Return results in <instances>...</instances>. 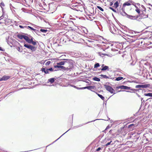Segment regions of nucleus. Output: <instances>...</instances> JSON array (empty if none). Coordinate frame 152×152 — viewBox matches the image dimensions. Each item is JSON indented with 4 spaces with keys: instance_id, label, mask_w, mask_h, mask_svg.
<instances>
[{
    "instance_id": "f257e3e1",
    "label": "nucleus",
    "mask_w": 152,
    "mask_h": 152,
    "mask_svg": "<svg viewBox=\"0 0 152 152\" xmlns=\"http://www.w3.org/2000/svg\"><path fill=\"white\" fill-rule=\"evenodd\" d=\"M131 5V4L128 2L124 3L122 8L120 11V13L123 15H126L127 17L129 19L133 20L137 19L138 21V15L133 14L132 15H130L127 14L125 12V10L127 9L126 6H130Z\"/></svg>"
},
{
    "instance_id": "f03ea898",
    "label": "nucleus",
    "mask_w": 152,
    "mask_h": 152,
    "mask_svg": "<svg viewBox=\"0 0 152 152\" xmlns=\"http://www.w3.org/2000/svg\"><path fill=\"white\" fill-rule=\"evenodd\" d=\"M65 64H64V67L66 69H65V70L69 71L72 69L73 67V63L72 60L68 59H65Z\"/></svg>"
},
{
    "instance_id": "7ed1b4c3",
    "label": "nucleus",
    "mask_w": 152,
    "mask_h": 152,
    "mask_svg": "<svg viewBox=\"0 0 152 152\" xmlns=\"http://www.w3.org/2000/svg\"><path fill=\"white\" fill-rule=\"evenodd\" d=\"M148 17V14L145 10L142 11L140 15H138V21H140L142 19Z\"/></svg>"
},
{
    "instance_id": "20e7f679",
    "label": "nucleus",
    "mask_w": 152,
    "mask_h": 152,
    "mask_svg": "<svg viewBox=\"0 0 152 152\" xmlns=\"http://www.w3.org/2000/svg\"><path fill=\"white\" fill-rule=\"evenodd\" d=\"M105 88L107 90L109 91L111 94H115L118 92H120L121 91V90L115 92V91L110 86L108 85H104Z\"/></svg>"
},
{
    "instance_id": "39448f33",
    "label": "nucleus",
    "mask_w": 152,
    "mask_h": 152,
    "mask_svg": "<svg viewBox=\"0 0 152 152\" xmlns=\"http://www.w3.org/2000/svg\"><path fill=\"white\" fill-rule=\"evenodd\" d=\"M24 46L25 47L31 50L32 52L35 51L37 49L36 47L30 45L25 44Z\"/></svg>"
},
{
    "instance_id": "423d86ee",
    "label": "nucleus",
    "mask_w": 152,
    "mask_h": 152,
    "mask_svg": "<svg viewBox=\"0 0 152 152\" xmlns=\"http://www.w3.org/2000/svg\"><path fill=\"white\" fill-rule=\"evenodd\" d=\"M49 6V10H50L51 11H54L56 9V6L55 4H50Z\"/></svg>"
},
{
    "instance_id": "0eeeda50",
    "label": "nucleus",
    "mask_w": 152,
    "mask_h": 152,
    "mask_svg": "<svg viewBox=\"0 0 152 152\" xmlns=\"http://www.w3.org/2000/svg\"><path fill=\"white\" fill-rule=\"evenodd\" d=\"M150 86L149 84H145L144 85H136L135 86V88H146L149 87Z\"/></svg>"
},
{
    "instance_id": "6e6552de",
    "label": "nucleus",
    "mask_w": 152,
    "mask_h": 152,
    "mask_svg": "<svg viewBox=\"0 0 152 152\" xmlns=\"http://www.w3.org/2000/svg\"><path fill=\"white\" fill-rule=\"evenodd\" d=\"M116 90L119 88L124 89H130V87L124 86H121L116 87Z\"/></svg>"
},
{
    "instance_id": "1a4fd4ad",
    "label": "nucleus",
    "mask_w": 152,
    "mask_h": 152,
    "mask_svg": "<svg viewBox=\"0 0 152 152\" xmlns=\"http://www.w3.org/2000/svg\"><path fill=\"white\" fill-rule=\"evenodd\" d=\"M10 78V77L7 76H4L0 78V81L2 80H6Z\"/></svg>"
},
{
    "instance_id": "9d476101",
    "label": "nucleus",
    "mask_w": 152,
    "mask_h": 152,
    "mask_svg": "<svg viewBox=\"0 0 152 152\" xmlns=\"http://www.w3.org/2000/svg\"><path fill=\"white\" fill-rule=\"evenodd\" d=\"M95 88V86H88L85 87H82V89H87L88 90H91L92 89H94Z\"/></svg>"
},
{
    "instance_id": "9b49d317",
    "label": "nucleus",
    "mask_w": 152,
    "mask_h": 152,
    "mask_svg": "<svg viewBox=\"0 0 152 152\" xmlns=\"http://www.w3.org/2000/svg\"><path fill=\"white\" fill-rule=\"evenodd\" d=\"M54 67L55 68H60L62 69L65 70V69H66V68L64 67V66H60V65H56L54 66Z\"/></svg>"
},
{
    "instance_id": "f8f14e48",
    "label": "nucleus",
    "mask_w": 152,
    "mask_h": 152,
    "mask_svg": "<svg viewBox=\"0 0 152 152\" xmlns=\"http://www.w3.org/2000/svg\"><path fill=\"white\" fill-rule=\"evenodd\" d=\"M119 4L120 3L118 2V1H117L114 4L113 7L114 8L116 9L118 7Z\"/></svg>"
},
{
    "instance_id": "ddd939ff",
    "label": "nucleus",
    "mask_w": 152,
    "mask_h": 152,
    "mask_svg": "<svg viewBox=\"0 0 152 152\" xmlns=\"http://www.w3.org/2000/svg\"><path fill=\"white\" fill-rule=\"evenodd\" d=\"M65 59H63V61H61L60 62H59V63H57V64L58 65H64V64H65V62L66 61H65Z\"/></svg>"
},
{
    "instance_id": "4468645a",
    "label": "nucleus",
    "mask_w": 152,
    "mask_h": 152,
    "mask_svg": "<svg viewBox=\"0 0 152 152\" xmlns=\"http://www.w3.org/2000/svg\"><path fill=\"white\" fill-rule=\"evenodd\" d=\"M24 39L28 43L30 42V38L28 36L25 35Z\"/></svg>"
},
{
    "instance_id": "2eb2a0df",
    "label": "nucleus",
    "mask_w": 152,
    "mask_h": 152,
    "mask_svg": "<svg viewBox=\"0 0 152 152\" xmlns=\"http://www.w3.org/2000/svg\"><path fill=\"white\" fill-rule=\"evenodd\" d=\"M25 35L22 34H18L17 35L18 37L20 39H24Z\"/></svg>"
},
{
    "instance_id": "dca6fc26",
    "label": "nucleus",
    "mask_w": 152,
    "mask_h": 152,
    "mask_svg": "<svg viewBox=\"0 0 152 152\" xmlns=\"http://www.w3.org/2000/svg\"><path fill=\"white\" fill-rule=\"evenodd\" d=\"M135 10L138 13L137 15H140L141 13L140 9L137 7H136Z\"/></svg>"
},
{
    "instance_id": "f3484780",
    "label": "nucleus",
    "mask_w": 152,
    "mask_h": 152,
    "mask_svg": "<svg viewBox=\"0 0 152 152\" xmlns=\"http://www.w3.org/2000/svg\"><path fill=\"white\" fill-rule=\"evenodd\" d=\"M109 67L107 66H105L103 68H102L101 70L102 71H104L106 70L107 69H108Z\"/></svg>"
},
{
    "instance_id": "a211bd4d",
    "label": "nucleus",
    "mask_w": 152,
    "mask_h": 152,
    "mask_svg": "<svg viewBox=\"0 0 152 152\" xmlns=\"http://www.w3.org/2000/svg\"><path fill=\"white\" fill-rule=\"evenodd\" d=\"M123 79V77H118L116 78L114 80L115 81H118L120 80H121Z\"/></svg>"
},
{
    "instance_id": "6ab92c4d",
    "label": "nucleus",
    "mask_w": 152,
    "mask_h": 152,
    "mask_svg": "<svg viewBox=\"0 0 152 152\" xmlns=\"http://www.w3.org/2000/svg\"><path fill=\"white\" fill-rule=\"evenodd\" d=\"M96 94L98 95V96L100 98L103 100H104V97H103L102 95H100L99 94H98L97 93H96Z\"/></svg>"
},
{
    "instance_id": "aec40b11",
    "label": "nucleus",
    "mask_w": 152,
    "mask_h": 152,
    "mask_svg": "<svg viewBox=\"0 0 152 152\" xmlns=\"http://www.w3.org/2000/svg\"><path fill=\"white\" fill-rule=\"evenodd\" d=\"M48 81L51 83H53L55 81L54 79V78H50L48 80Z\"/></svg>"
},
{
    "instance_id": "412c9836",
    "label": "nucleus",
    "mask_w": 152,
    "mask_h": 152,
    "mask_svg": "<svg viewBox=\"0 0 152 152\" xmlns=\"http://www.w3.org/2000/svg\"><path fill=\"white\" fill-rule=\"evenodd\" d=\"M93 79L94 80L97 81H100V79L99 78L96 77H94L93 78Z\"/></svg>"
},
{
    "instance_id": "4be33fe9",
    "label": "nucleus",
    "mask_w": 152,
    "mask_h": 152,
    "mask_svg": "<svg viewBox=\"0 0 152 152\" xmlns=\"http://www.w3.org/2000/svg\"><path fill=\"white\" fill-rule=\"evenodd\" d=\"M145 96L152 97V93H149L147 94H144Z\"/></svg>"
},
{
    "instance_id": "5701e85b",
    "label": "nucleus",
    "mask_w": 152,
    "mask_h": 152,
    "mask_svg": "<svg viewBox=\"0 0 152 152\" xmlns=\"http://www.w3.org/2000/svg\"><path fill=\"white\" fill-rule=\"evenodd\" d=\"M100 76L102 77L103 78H106V79H107V78H109V77L107 76L106 75H100Z\"/></svg>"
},
{
    "instance_id": "b1692460",
    "label": "nucleus",
    "mask_w": 152,
    "mask_h": 152,
    "mask_svg": "<svg viewBox=\"0 0 152 152\" xmlns=\"http://www.w3.org/2000/svg\"><path fill=\"white\" fill-rule=\"evenodd\" d=\"M17 50H18L19 51V52H22V49L20 47H18L17 48Z\"/></svg>"
},
{
    "instance_id": "393cba45",
    "label": "nucleus",
    "mask_w": 152,
    "mask_h": 152,
    "mask_svg": "<svg viewBox=\"0 0 152 152\" xmlns=\"http://www.w3.org/2000/svg\"><path fill=\"white\" fill-rule=\"evenodd\" d=\"M99 64L98 63H97L94 66V68H96L97 67H98L99 66Z\"/></svg>"
},
{
    "instance_id": "a878e982",
    "label": "nucleus",
    "mask_w": 152,
    "mask_h": 152,
    "mask_svg": "<svg viewBox=\"0 0 152 152\" xmlns=\"http://www.w3.org/2000/svg\"><path fill=\"white\" fill-rule=\"evenodd\" d=\"M97 7L100 10L102 11H103L104 10L100 7L99 6H97Z\"/></svg>"
},
{
    "instance_id": "bb28decb",
    "label": "nucleus",
    "mask_w": 152,
    "mask_h": 152,
    "mask_svg": "<svg viewBox=\"0 0 152 152\" xmlns=\"http://www.w3.org/2000/svg\"><path fill=\"white\" fill-rule=\"evenodd\" d=\"M72 86L75 88H76V89H82V88H78V87H76V86H74V85H72Z\"/></svg>"
},
{
    "instance_id": "cd10ccee",
    "label": "nucleus",
    "mask_w": 152,
    "mask_h": 152,
    "mask_svg": "<svg viewBox=\"0 0 152 152\" xmlns=\"http://www.w3.org/2000/svg\"><path fill=\"white\" fill-rule=\"evenodd\" d=\"M27 28H29L30 29H31V30H32L33 31H35L36 30L34 28H32L30 26H27Z\"/></svg>"
},
{
    "instance_id": "c85d7f7f",
    "label": "nucleus",
    "mask_w": 152,
    "mask_h": 152,
    "mask_svg": "<svg viewBox=\"0 0 152 152\" xmlns=\"http://www.w3.org/2000/svg\"><path fill=\"white\" fill-rule=\"evenodd\" d=\"M40 31L41 32H44V33H46L47 32V31L46 30L44 29H41L40 30Z\"/></svg>"
},
{
    "instance_id": "c756f323",
    "label": "nucleus",
    "mask_w": 152,
    "mask_h": 152,
    "mask_svg": "<svg viewBox=\"0 0 152 152\" xmlns=\"http://www.w3.org/2000/svg\"><path fill=\"white\" fill-rule=\"evenodd\" d=\"M51 63V61H47L45 64V65L48 66Z\"/></svg>"
},
{
    "instance_id": "7c9ffc66",
    "label": "nucleus",
    "mask_w": 152,
    "mask_h": 152,
    "mask_svg": "<svg viewBox=\"0 0 152 152\" xmlns=\"http://www.w3.org/2000/svg\"><path fill=\"white\" fill-rule=\"evenodd\" d=\"M109 8L112 10H113L114 12H116V11L112 7H109Z\"/></svg>"
},
{
    "instance_id": "2f4dec72",
    "label": "nucleus",
    "mask_w": 152,
    "mask_h": 152,
    "mask_svg": "<svg viewBox=\"0 0 152 152\" xmlns=\"http://www.w3.org/2000/svg\"><path fill=\"white\" fill-rule=\"evenodd\" d=\"M31 44H32L33 45H35L37 44V42L35 41H33L31 43Z\"/></svg>"
},
{
    "instance_id": "473e14b6",
    "label": "nucleus",
    "mask_w": 152,
    "mask_h": 152,
    "mask_svg": "<svg viewBox=\"0 0 152 152\" xmlns=\"http://www.w3.org/2000/svg\"><path fill=\"white\" fill-rule=\"evenodd\" d=\"M30 42H29V43L31 44V42L33 41V38L32 37L31 39H30Z\"/></svg>"
},
{
    "instance_id": "72a5a7b5",
    "label": "nucleus",
    "mask_w": 152,
    "mask_h": 152,
    "mask_svg": "<svg viewBox=\"0 0 152 152\" xmlns=\"http://www.w3.org/2000/svg\"><path fill=\"white\" fill-rule=\"evenodd\" d=\"M19 27L21 28H24V27H27V26H24V27L23 26H21V25H20L19 26Z\"/></svg>"
},
{
    "instance_id": "f704fd0d",
    "label": "nucleus",
    "mask_w": 152,
    "mask_h": 152,
    "mask_svg": "<svg viewBox=\"0 0 152 152\" xmlns=\"http://www.w3.org/2000/svg\"><path fill=\"white\" fill-rule=\"evenodd\" d=\"M112 142V141H111L110 142H108L105 145L106 146H107L109 145H110V143L111 142Z\"/></svg>"
},
{
    "instance_id": "c9c22d12",
    "label": "nucleus",
    "mask_w": 152,
    "mask_h": 152,
    "mask_svg": "<svg viewBox=\"0 0 152 152\" xmlns=\"http://www.w3.org/2000/svg\"><path fill=\"white\" fill-rule=\"evenodd\" d=\"M48 71H49V70H48V69H47L46 70H45V72H44L45 73V74H48V73H49Z\"/></svg>"
},
{
    "instance_id": "e433bc0d",
    "label": "nucleus",
    "mask_w": 152,
    "mask_h": 152,
    "mask_svg": "<svg viewBox=\"0 0 152 152\" xmlns=\"http://www.w3.org/2000/svg\"><path fill=\"white\" fill-rule=\"evenodd\" d=\"M134 126V124H131L129 125L128 126V128H130L131 126Z\"/></svg>"
},
{
    "instance_id": "4c0bfd02",
    "label": "nucleus",
    "mask_w": 152,
    "mask_h": 152,
    "mask_svg": "<svg viewBox=\"0 0 152 152\" xmlns=\"http://www.w3.org/2000/svg\"><path fill=\"white\" fill-rule=\"evenodd\" d=\"M48 70L49 71H50L51 72H53V70L52 68H50L49 69H48Z\"/></svg>"
},
{
    "instance_id": "58836bf2",
    "label": "nucleus",
    "mask_w": 152,
    "mask_h": 152,
    "mask_svg": "<svg viewBox=\"0 0 152 152\" xmlns=\"http://www.w3.org/2000/svg\"><path fill=\"white\" fill-rule=\"evenodd\" d=\"M45 70H46L45 69V68H42L41 69V70L42 71V72H45Z\"/></svg>"
},
{
    "instance_id": "ea45409f",
    "label": "nucleus",
    "mask_w": 152,
    "mask_h": 152,
    "mask_svg": "<svg viewBox=\"0 0 152 152\" xmlns=\"http://www.w3.org/2000/svg\"><path fill=\"white\" fill-rule=\"evenodd\" d=\"M109 128H110V126H109V125L107 126L106 128L105 129V130H107Z\"/></svg>"
},
{
    "instance_id": "a19ab883",
    "label": "nucleus",
    "mask_w": 152,
    "mask_h": 152,
    "mask_svg": "<svg viewBox=\"0 0 152 152\" xmlns=\"http://www.w3.org/2000/svg\"><path fill=\"white\" fill-rule=\"evenodd\" d=\"M101 149V148L100 147H99L96 150V151H99Z\"/></svg>"
},
{
    "instance_id": "79ce46f5",
    "label": "nucleus",
    "mask_w": 152,
    "mask_h": 152,
    "mask_svg": "<svg viewBox=\"0 0 152 152\" xmlns=\"http://www.w3.org/2000/svg\"><path fill=\"white\" fill-rule=\"evenodd\" d=\"M113 2H110V6H112V5H113Z\"/></svg>"
},
{
    "instance_id": "37998d69",
    "label": "nucleus",
    "mask_w": 152,
    "mask_h": 152,
    "mask_svg": "<svg viewBox=\"0 0 152 152\" xmlns=\"http://www.w3.org/2000/svg\"><path fill=\"white\" fill-rule=\"evenodd\" d=\"M118 2L120 3V2L123 1L124 0H118Z\"/></svg>"
},
{
    "instance_id": "c03bdc74",
    "label": "nucleus",
    "mask_w": 152,
    "mask_h": 152,
    "mask_svg": "<svg viewBox=\"0 0 152 152\" xmlns=\"http://www.w3.org/2000/svg\"><path fill=\"white\" fill-rule=\"evenodd\" d=\"M116 0H113L112 2H113V3L114 4L115 2H116Z\"/></svg>"
},
{
    "instance_id": "a18cd8bd",
    "label": "nucleus",
    "mask_w": 152,
    "mask_h": 152,
    "mask_svg": "<svg viewBox=\"0 0 152 152\" xmlns=\"http://www.w3.org/2000/svg\"><path fill=\"white\" fill-rule=\"evenodd\" d=\"M102 55H103L104 56H107V55L106 53H102Z\"/></svg>"
},
{
    "instance_id": "49530a36",
    "label": "nucleus",
    "mask_w": 152,
    "mask_h": 152,
    "mask_svg": "<svg viewBox=\"0 0 152 152\" xmlns=\"http://www.w3.org/2000/svg\"><path fill=\"white\" fill-rule=\"evenodd\" d=\"M0 50L3 51V50L2 49V48L0 47Z\"/></svg>"
},
{
    "instance_id": "de8ad7c7",
    "label": "nucleus",
    "mask_w": 152,
    "mask_h": 152,
    "mask_svg": "<svg viewBox=\"0 0 152 152\" xmlns=\"http://www.w3.org/2000/svg\"><path fill=\"white\" fill-rule=\"evenodd\" d=\"M104 64H102V68L104 67Z\"/></svg>"
},
{
    "instance_id": "09e8293b",
    "label": "nucleus",
    "mask_w": 152,
    "mask_h": 152,
    "mask_svg": "<svg viewBox=\"0 0 152 152\" xmlns=\"http://www.w3.org/2000/svg\"><path fill=\"white\" fill-rule=\"evenodd\" d=\"M1 4L3 6H4V4L3 3H1V4Z\"/></svg>"
},
{
    "instance_id": "8fccbe9b",
    "label": "nucleus",
    "mask_w": 152,
    "mask_h": 152,
    "mask_svg": "<svg viewBox=\"0 0 152 152\" xmlns=\"http://www.w3.org/2000/svg\"><path fill=\"white\" fill-rule=\"evenodd\" d=\"M111 131H112V130H110V131H109V132H111Z\"/></svg>"
},
{
    "instance_id": "3c124183",
    "label": "nucleus",
    "mask_w": 152,
    "mask_h": 152,
    "mask_svg": "<svg viewBox=\"0 0 152 152\" xmlns=\"http://www.w3.org/2000/svg\"><path fill=\"white\" fill-rule=\"evenodd\" d=\"M142 42H141V43L142 44Z\"/></svg>"
},
{
    "instance_id": "603ef678",
    "label": "nucleus",
    "mask_w": 152,
    "mask_h": 152,
    "mask_svg": "<svg viewBox=\"0 0 152 152\" xmlns=\"http://www.w3.org/2000/svg\"><path fill=\"white\" fill-rule=\"evenodd\" d=\"M1 17H0V18H1Z\"/></svg>"
}]
</instances>
